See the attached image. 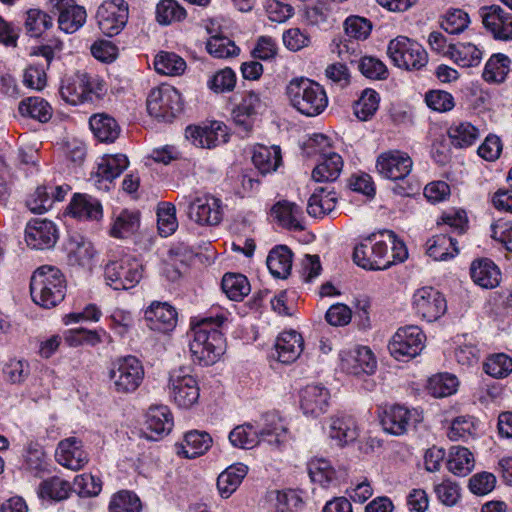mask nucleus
Here are the masks:
<instances>
[{"mask_svg":"<svg viewBox=\"0 0 512 512\" xmlns=\"http://www.w3.org/2000/svg\"><path fill=\"white\" fill-rule=\"evenodd\" d=\"M185 137L196 147L212 149L228 141L227 127L221 122L206 126H188Z\"/></svg>","mask_w":512,"mask_h":512,"instance_id":"a211bd4d","label":"nucleus"},{"mask_svg":"<svg viewBox=\"0 0 512 512\" xmlns=\"http://www.w3.org/2000/svg\"><path fill=\"white\" fill-rule=\"evenodd\" d=\"M183 109L182 98L177 89L165 85L154 88L147 98V111L156 118L171 121Z\"/></svg>","mask_w":512,"mask_h":512,"instance_id":"1a4fd4ad","label":"nucleus"},{"mask_svg":"<svg viewBox=\"0 0 512 512\" xmlns=\"http://www.w3.org/2000/svg\"><path fill=\"white\" fill-rule=\"evenodd\" d=\"M329 437L341 447L354 442L358 437L355 420L346 415L331 417Z\"/></svg>","mask_w":512,"mask_h":512,"instance_id":"cd10ccee","label":"nucleus"},{"mask_svg":"<svg viewBox=\"0 0 512 512\" xmlns=\"http://www.w3.org/2000/svg\"><path fill=\"white\" fill-rule=\"evenodd\" d=\"M387 54L395 66L406 70H419L428 62L425 49L405 36L391 40Z\"/></svg>","mask_w":512,"mask_h":512,"instance_id":"0eeeda50","label":"nucleus"},{"mask_svg":"<svg viewBox=\"0 0 512 512\" xmlns=\"http://www.w3.org/2000/svg\"><path fill=\"white\" fill-rule=\"evenodd\" d=\"M248 467L242 463L229 466L217 478V489L224 499L229 498L239 487L245 476Z\"/></svg>","mask_w":512,"mask_h":512,"instance_id":"c85d7f7f","label":"nucleus"},{"mask_svg":"<svg viewBox=\"0 0 512 512\" xmlns=\"http://www.w3.org/2000/svg\"><path fill=\"white\" fill-rule=\"evenodd\" d=\"M110 387L117 394L135 392L144 379V368L134 356L121 357L115 360L108 373Z\"/></svg>","mask_w":512,"mask_h":512,"instance_id":"39448f33","label":"nucleus"},{"mask_svg":"<svg viewBox=\"0 0 512 512\" xmlns=\"http://www.w3.org/2000/svg\"><path fill=\"white\" fill-rule=\"evenodd\" d=\"M421 412L417 409H408L402 405H393L384 410L380 423L385 432L401 436L405 434L411 426H415L422 421Z\"/></svg>","mask_w":512,"mask_h":512,"instance_id":"ddd939ff","label":"nucleus"},{"mask_svg":"<svg viewBox=\"0 0 512 512\" xmlns=\"http://www.w3.org/2000/svg\"><path fill=\"white\" fill-rule=\"evenodd\" d=\"M187 213L200 225H218L222 220L221 200L211 195L196 197L189 203Z\"/></svg>","mask_w":512,"mask_h":512,"instance_id":"f3484780","label":"nucleus"},{"mask_svg":"<svg viewBox=\"0 0 512 512\" xmlns=\"http://www.w3.org/2000/svg\"><path fill=\"white\" fill-rule=\"evenodd\" d=\"M266 421V426L259 432L251 424L235 427L229 434L231 444L242 449L254 448L261 440L267 441L270 445H280L281 437L286 433V428L274 414L267 415Z\"/></svg>","mask_w":512,"mask_h":512,"instance_id":"20e7f679","label":"nucleus"},{"mask_svg":"<svg viewBox=\"0 0 512 512\" xmlns=\"http://www.w3.org/2000/svg\"><path fill=\"white\" fill-rule=\"evenodd\" d=\"M270 273L275 278L286 279L292 269V252L284 245L272 249L266 260Z\"/></svg>","mask_w":512,"mask_h":512,"instance_id":"7c9ffc66","label":"nucleus"},{"mask_svg":"<svg viewBox=\"0 0 512 512\" xmlns=\"http://www.w3.org/2000/svg\"><path fill=\"white\" fill-rule=\"evenodd\" d=\"M95 137L101 142H114L120 133L116 120L107 114H95L89 121Z\"/></svg>","mask_w":512,"mask_h":512,"instance_id":"f704fd0d","label":"nucleus"},{"mask_svg":"<svg viewBox=\"0 0 512 512\" xmlns=\"http://www.w3.org/2000/svg\"><path fill=\"white\" fill-rule=\"evenodd\" d=\"M353 260L358 266L368 270H384L393 265L387 242L375 241V234L355 246Z\"/></svg>","mask_w":512,"mask_h":512,"instance_id":"6e6552de","label":"nucleus"},{"mask_svg":"<svg viewBox=\"0 0 512 512\" xmlns=\"http://www.w3.org/2000/svg\"><path fill=\"white\" fill-rule=\"evenodd\" d=\"M336 202L337 197L333 190L319 187L309 198L307 213L313 217H322L334 210Z\"/></svg>","mask_w":512,"mask_h":512,"instance_id":"72a5a7b5","label":"nucleus"},{"mask_svg":"<svg viewBox=\"0 0 512 512\" xmlns=\"http://www.w3.org/2000/svg\"><path fill=\"white\" fill-rule=\"evenodd\" d=\"M484 370L494 378H504L512 372V358L504 353L492 355L484 363Z\"/></svg>","mask_w":512,"mask_h":512,"instance_id":"bf43d9fd","label":"nucleus"},{"mask_svg":"<svg viewBox=\"0 0 512 512\" xmlns=\"http://www.w3.org/2000/svg\"><path fill=\"white\" fill-rule=\"evenodd\" d=\"M472 280L483 288H494L499 284L500 271L489 259L475 260L471 264Z\"/></svg>","mask_w":512,"mask_h":512,"instance_id":"c756f323","label":"nucleus"},{"mask_svg":"<svg viewBox=\"0 0 512 512\" xmlns=\"http://www.w3.org/2000/svg\"><path fill=\"white\" fill-rule=\"evenodd\" d=\"M142 505L138 496L130 491L115 494L110 501V512H141Z\"/></svg>","mask_w":512,"mask_h":512,"instance_id":"4d7b16f0","label":"nucleus"},{"mask_svg":"<svg viewBox=\"0 0 512 512\" xmlns=\"http://www.w3.org/2000/svg\"><path fill=\"white\" fill-rule=\"evenodd\" d=\"M102 489V482L99 477L91 474H82L74 478L72 490L80 496H96Z\"/></svg>","mask_w":512,"mask_h":512,"instance_id":"680f3d73","label":"nucleus"},{"mask_svg":"<svg viewBox=\"0 0 512 512\" xmlns=\"http://www.w3.org/2000/svg\"><path fill=\"white\" fill-rule=\"evenodd\" d=\"M278 360L284 364L294 362L303 351L302 336L296 331L282 332L276 339Z\"/></svg>","mask_w":512,"mask_h":512,"instance_id":"bb28decb","label":"nucleus"},{"mask_svg":"<svg viewBox=\"0 0 512 512\" xmlns=\"http://www.w3.org/2000/svg\"><path fill=\"white\" fill-rule=\"evenodd\" d=\"M58 10L59 28L65 33H74L86 21V10L84 7L76 5L73 0H61Z\"/></svg>","mask_w":512,"mask_h":512,"instance_id":"a878e982","label":"nucleus"},{"mask_svg":"<svg viewBox=\"0 0 512 512\" xmlns=\"http://www.w3.org/2000/svg\"><path fill=\"white\" fill-rule=\"evenodd\" d=\"M154 67L159 74L178 76L185 71L186 62L182 57L173 52L162 51L156 55Z\"/></svg>","mask_w":512,"mask_h":512,"instance_id":"49530a36","label":"nucleus"},{"mask_svg":"<svg viewBox=\"0 0 512 512\" xmlns=\"http://www.w3.org/2000/svg\"><path fill=\"white\" fill-rule=\"evenodd\" d=\"M447 466L454 475L466 476L474 468L473 454L465 447L452 446Z\"/></svg>","mask_w":512,"mask_h":512,"instance_id":"a19ab883","label":"nucleus"},{"mask_svg":"<svg viewBox=\"0 0 512 512\" xmlns=\"http://www.w3.org/2000/svg\"><path fill=\"white\" fill-rule=\"evenodd\" d=\"M147 326L154 331H171L177 323V312L167 302L154 301L144 313Z\"/></svg>","mask_w":512,"mask_h":512,"instance_id":"412c9836","label":"nucleus"},{"mask_svg":"<svg viewBox=\"0 0 512 512\" xmlns=\"http://www.w3.org/2000/svg\"><path fill=\"white\" fill-rule=\"evenodd\" d=\"M425 101L429 108L438 112H446L454 107L452 95L443 90L429 91L425 96Z\"/></svg>","mask_w":512,"mask_h":512,"instance_id":"338daca9","label":"nucleus"},{"mask_svg":"<svg viewBox=\"0 0 512 512\" xmlns=\"http://www.w3.org/2000/svg\"><path fill=\"white\" fill-rule=\"evenodd\" d=\"M448 136L454 147L462 149L476 142L479 130L469 122H460L449 127Z\"/></svg>","mask_w":512,"mask_h":512,"instance_id":"37998d69","label":"nucleus"},{"mask_svg":"<svg viewBox=\"0 0 512 512\" xmlns=\"http://www.w3.org/2000/svg\"><path fill=\"white\" fill-rule=\"evenodd\" d=\"M58 240L55 224L47 219H34L25 228V241L29 247L36 250L50 249Z\"/></svg>","mask_w":512,"mask_h":512,"instance_id":"6ab92c4d","label":"nucleus"},{"mask_svg":"<svg viewBox=\"0 0 512 512\" xmlns=\"http://www.w3.org/2000/svg\"><path fill=\"white\" fill-rule=\"evenodd\" d=\"M142 273L141 263L130 255L110 260L104 269L106 283L114 290H127L134 287L141 280Z\"/></svg>","mask_w":512,"mask_h":512,"instance_id":"423d86ee","label":"nucleus"},{"mask_svg":"<svg viewBox=\"0 0 512 512\" xmlns=\"http://www.w3.org/2000/svg\"><path fill=\"white\" fill-rule=\"evenodd\" d=\"M479 14L484 27L495 39L512 40V14L498 5L483 6Z\"/></svg>","mask_w":512,"mask_h":512,"instance_id":"dca6fc26","label":"nucleus"},{"mask_svg":"<svg viewBox=\"0 0 512 512\" xmlns=\"http://www.w3.org/2000/svg\"><path fill=\"white\" fill-rule=\"evenodd\" d=\"M70 213L79 219L98 220L102 217L100 202L85 194H76L69 205Z\"/></svg>","mask_w":512,"mask_h":512,"instance_id":"473e14b6","label":"nucleus"},{"mask_svg":"<svg viewBox=\"0 0 512 512\" xmlns=\"http://www.w3.org/2000/svg\"><path fill=\"white\" fill-rule=\"evenodd\" d=\"M343 168L342 157L337 153L324 155L320 162L312 171V177L317 182L335 181Z\"/></svg>","mask_w":512,"mask_h":512,"instance_id":"ea45409f","label":"nucleus"},{"mask_svg":"<svg viewBox=\"0 0 512 512\" xmlns=\"http://www.w3.org/2000/svg\"><path fill=\"white\" fill-rule=\"evenodd\" d=\"M208 84L216 93L230 92L236 85V74L230 68L222 69L214 74Z\"/></svg>","mask_w":512,"mask_h":512,"instance_id":"0e129e2a","label":"nucleus"},{"mask_svg":"<svg viewBox=\"0 0 512 512\" xmlns=\"http://www.w3.org/2000/svg\"><path fill=\"white\" fill-rule=\"evenodd\" d=\"M273 213L283 227L295 231L305 229L302 224L303 212L297 204L289 201L278 202L273 206Z\"/></svg>","mask_w":512,"mask_h":512,"instance_id":"2f4dec72","label":"nucleus"},{"mask_svg":"<svg viewBox=\"0 0 512 512\" xmlns=\"http://www.w3.org/2000/svg\"><path fill=\"white\" fill-rule=\"evenodd\" d=\"M344 29L350 38L364 40L370 35L372 24L364 17L350 16L344 22Z\"/></svg>","mask_w":512,"mask_h":512,"instance_id":"e2e57ef3","label":"nucleus"},{"mask_svg":"<svg viewBox=\"0 0 512 512\" xmlns=\"http://www.w3.org/2000/svg\"><path fill=\"white\" fill-rule=\"evenodd\" d=\"M379 94L372 89H365L353 106L355 116L361 121L369 120L378 110Z\"/></svg>","mask_w":512,"mask_h":512,"instance_id":"8fccbe9b","label":"nucleus"},{"mask_svg":"<svg viewBox=\"0 0 512 512\" xmlns=\"http://www.w3.org/2000/svg\"><path fill=\"white\" fill-rule=\"evenodd\" d=\"M425 338L418 326L401 327L389 342L388 349L396 360L408 361L423 350Z\"/></svg>","mask_w":512,"mask_h":512,"instance_id":"9d476101","label":"nucleus"},{"mask_svg":"<svg viewBox=\"0 0 512 512\" xmlns=\"http://www.w3.org/2000/svg\"><path fill=\"white\" fill-rule=\"evenodd\" d=\"M413 306L418 315L428 322L438 320L447 310L443 294L433 287H422L413 295Z\"/></svg>","mask_w":512,"mask_h":512,"instance_id":"4468645a","label":"nucleus"},{"mask_svg":"<svg viewBox=\"0 0 512 512\" xmlns=\"http://www.w3.org/2000/svg\"><path fill=\"white\" fill-rule=\"evenodd\" d=\"M457 241L446 234L433 236L427 241V254L434 260H446L457 255Z\"/></svg>","mask_w":512,"mask_h":512,"instance_id":"4c0bfd02","label":"nucleus"},{"mask_svg":"<svg viewBox=\"0 0 512 512\" xmlns=\"http://www.w3.org/2000/svg\"><path fill=\"white\" fill-rule=\"evenodd\" d=\"M450 58L461 67L478 66L482 60V51L473 43L458 42L451 44Z\"/></svg>","mask_w":512,"mask_h":512,"instance_id":"58836bf2","label":"nucleus"},{"mask_svg":"<svg viewBox=\"0 0 512 512\" xmlns=\"http://www.w3.org/2000/svg\"><path fill=\"white\" fill-rule=\"evenodd\" d=\"M52 18L47 13L30 9L27 12L25 28L31 37H39L43 32L52 27Z\"/></svg>","mask_w":512,"mask_h":512,"instance_id":"5fc2aeb1","label":"nucleus"},{"mask_svg":"<svg viewBox=\"0 0 512 512\" xmlns=\"http://www.w3.org/2000/svg\"><path fill=\"white\" fill-rule=\"evenodd\" d=\"M469 15L462 9H451L442 18L441 28L449 34H459L469 26Z\"/></svg>","mask_w":512,"mask_h":512,"instance_id":"6e6d98bb","label":"nucleus"},{"mask_svg":"<svg viewBox=\"0 0 512 512\" xmlns=\"http://www.w3.org/2000/svg\"><path fill=\"white\" fill-rule=\"evenodd\" d=\"M168 393L178 407L185 409L196 404L200 395L196 379L183 369L173 370L170 373Z\"/></svg>","mask_w":512,"mask_h":512,"instance_id":"f8f14e48","label":"nucleus"},{"mask_svg":"<svg viewBox=\"0 0 512 512\" xmlns=\"http://www.w3.org/2000/svg\"><path fill=\"white\" fill-rule=\"evenodd\" d=\"M59 93L66 103L78 105L92 101L94 88L86 73H77L62 81Z\"/></svg>","mask_w":512,"mask_h":512,"instance_id":"aec40b11","label":"nucleus"},{"mask_svg":"<svg viewBox=\"0 0 512 512\" xmlns=\"http://www.w3.org/2000/svg\"><path fill=\"white\" fill-rule=\"evenodd\" d=\"M56 458L59 464L71 470L81 469L88 461L81 442L74 437L64 439L58 444Z\"/></svg>","mask_w":512,"mask_h":512,"instance_id":"b1692460","label":"nucleus"},{"mask_svg":"<svg viewBox=\"0 0 512 512\" xmlns=\"http://www.w3.org/2000/svg\"><path fill=\"white\" fill-rule=\"evenodd\" d=\"M252 161L263 175L276 171L282 163L281 149L279 146H260L254 151Z\"/></svg>","mask_w":512,"mask_h":512,"instance_id":"e433bc0d","label":"nucleus"},{"mask_svg":"<svg viewBox=\"0 0 512 512\" xmlns=\"http://www.w3.org/2000/svg\"><path fill=\"white\" fill-rule=\"evenodd\" d=\"M496 485V477L490 472H480L469 479V489L475 495H486Z\"/></svg>","mask_w":512,"mask_h":512,"instance_id":"69168bd1","label":"nucleus"},{"mask_svg":"<svg viewBox=\"0 0 512 512\" xmlns=\"http://www.w3.org/2000/svg\"><path fill=\"white\" fill-rule=\"evenodd\" d=\"M329 399L328 389L320 384L307 385L300 393V405L304 414L313 417L326 412Z\"/></svg>","mask_w":512,"mask_h":512,"instance_id":"4be33fe9","label":"nucleus"},{"mask_svg":"<svg viewBox=\"0 0 512 512\" xmlns=\"http://www.w3.org/2000/svg\"><path fill=\"white\" fill-rule=\"evenodd\" d=\"M224 320L222 315L206 317L193 326V338L189 346L194 361L200 365H212L224 354L226 341L218 330Z\"/></svg>","mask_w":512,"mask_h":512,"instance_id":"f257e3e1","label":"nucleus"},{"mask_svg":"<svg viewBox=\"0 0 512 512\" xmlns=\"http://www.w3.org/2000/svg\"><path fill=\"white\" fill-rule=\"evenodd\" d=\"M286 94L290 104L309 117L321 114L328 105L324 88L305 77L293 78L286 87Z\"/></svg>","mask_w":512,"mask_h":512,"instance_id":"7ed1b4c3","label":"nucleus"},{"mask_svg":"<svg viewBox=\"0 0 512 512\" xmlns=\"http://www.w3.org/2000/svg\"><path fill=\"white\" fill-rule=\"evenodd\" d=\"M67 260L71 266L90 267L96 254L93 244L79 234L70 236Z\"/></svg>","mask_w":512,"mask_h":512,"instance_id":"393cba45","label":"nucleus"},{"mask_svg":"<svg viewBox=\"0 0 512 512\" xmlns=\"http://www.w3.org/2000/svg\"><path fill=\"white\" fill-rule=\"evenodd\" d=\"M212 438L206 432L190 431L184 436V441L181 444V450L178 454L183 455L185 458H195L204 454L211 446Z\"/></svg>","mask_w":512,"mask_h":512,"instance_id":"c9c22d12","label":"nucleus"},{"mask_svg":"<svg viewBox=\"0 0 512 512\" xmlns=\"http://www.w3.org/2000/svg\"><path fill=\"white\" fill-rule=\"evenodd\" d=\"M221 286L223 292L233 301H241L251 290L247 277L239 273H226Z\"/></svg>","mask_w":512,"mask_h":512,"instance_id":"79ce46f5","label":"nucleus"},{"mask_svg":"<svg viewBox=\"0 0 512 512\" xmlns=\"http://www.w3.org/2000/svg\"><path fill=\"white\" fill-rule=\"evenodd\" d=\"M311 480L322 486L328 485L335 477V471L325 459H313L308 463Z\"/></svg>","mask_w":512,"mask_h":512,"instance_id":"052dcab7","label":"nucleus"},{"mask_svg":"<svg viewBox=\"0 0 512 512\" xmlns=\"http://www.w3.org/2000/svg\"><path fill=\"white\" fill-rule=\"evenodd\" d=\"M186 15V10L176 0H162L156 7V18L162 25L182 21Z\"/></svg>","mask_w":512,"mask_h":512,"instance_id":"603ef678","label":"nucleus"},{"mask_svg":"<svg viewBox=\"0 0 512 512\" xmlns=\"http://www.w3.org/2000/svg\"><path fill=\"white\" fill-rule=\"evenodd\" d=\"M458 379L448 373L438 374L429 380L428 389L432 396L437 398L447 397L456 392Z\"/></svg>","mask_w":512,"mask_h":512,"instance_id":"864d4df0","label":"nucleus"},{"mask_svg":"<svg viewBox=\"0 0 512 512\" xmlns=\"http://www.w3.org/2000/svg\"><path fill=\"white\" fill-rule=\"evenodd\" d=\"M206 49L216 58L232 57L240 51L232 40L224 36H212L206 44Z\"/></svg>","mask_w":512,"mask_h":512,"instance_id":"13d9d810","label":"nucleus"},{"mask_svg":"<svg viewBox=\"0 0 512 512\" xmlns=\"http://www.w3.org/2000/svg\"><path fill=\"white\" fill-rule=\"evenodd\" d=\"M33 301L44 308H53L63 301L66 294V279L55 266L43 265L37 268L30 280Z\"/></svg>","mask_w":512,"mask_h":512,"instance_id":"f03ea898","label":"nucleus"},{"mask_svg":"<svg viewBox=\"0 0 512 512\" xmlns=\"http://www.w3.org/2000/svg\"><path fill=\"white\" fill-rule=\"evenodd\" d=\"M71 490L72 486L68 481L55 476L41 483L39 494L42 498L62 501L69 497Z\"/></svg>","mask_w":512,"mask_h":512,"instance_id":"09e8293b","label":"nucleus"},{"mask_svg":"<svg viewBox=\"0 0 512 512\" xmlns=\"http://www.w3.org/2000/svg\"><path fill=\"white\" fill-rule=\"evenodd\" d=\"M413 166L410 156L403 151L390 150L377 157L376 169L385 179L397 181L409 175Z\"/></svg>","mask_w":512,"mask_h":512,"instance_id":"2eb2a0df","label":"nucleus"},{"mask_svg":"<svg viewBox=\"0 0 512 512\" xmlns=\"http://www.w3.org/2000/svg\"><path fill=\"white\" fill-rule=\"evenodd\" d=\"M139 227V213L136 211L123 210L116 218L111 235L116 238H126L134 233Z\"/></svg>","mask_w":512,"mask_h":512,"instance_id":"3c124183","label":"nucleus"},{"mask_svg":"<svg viewBox=\"0 0 512 512\" xmlns=\"http://www.w3.org/2000/svg\"><path fill=\"white\" fill-rule=\"evenodd\" d=\"M129 6L125 0H108L98 7L97 24L101 32L109 37L118 35L126 26Z\"/></svg>","mask_w":512,"mask_h":512,"instance_id":"9b49d317","label":"nucleus"},{"mask_svg":"<svg viewBox=\"0 0 512 512\" xmlns=\"http://www.w3.org/2000/svg\"><path fill=\"white\" fill-rule=\"evenodd\" d=\"M129 165L126 155H105L97 167V176L103 180L113 181Z\"/></svg>","mask_w":512,"mask_h":512,"instance_id":"c03bdc74","label":"nucleus"},{"mask_svg":"<svg viewBox=\"0 0 512 512\" xmlns=\"http://www.w3.org/2000/svg\"><path fill=\"white\" fill-rule=\"evenodd\" d=\"M19 112L39 122L45 123L52 116V109L47 101L39 97H29L19 104Z\"/></svg>","mask_w":512,"mask_h":512,"instance_id":"de8ad7c7","label":"nucleus"},{"mask_svg":"<svg viewBox=\"0 0 512 512\" xmlns=\"http://www.w3.org/2000/svg\"><path fill=\"white\" fill-rule=\"evenodd\" d=\"M173 417L167 406L150 407L146 414L145 436L157 440L172 430Z\"/></svg>","mask_w":512,"mask_h":512,"instance_id":"5701e85b","label":"nucleus"},{"mask_svg":"<svg viewBox=\"0 0 512 512\" xmlns=\"http://www.w3.org/2000/svg\"><path fill=\"white\" fill-rule=\"evenodd\" d=\"M511 60L502 53L493 54L487 61L483 78L487 82L501 83L510 71Z\"/></svg>","mask_w":512,"mask_h":512,"instance_id":"a18cd8bd","label":"nucleus"},{"mask_svg":"<svg viewBox=\"0 0 512 512\" xmlns=\"http://www.w3.org/2000/svg\"><path fill=\"white\" fill-rule=\"evenodd\" d=\"M27 207L33 213L42 214L53 204L46 186H39L26 202Z\"/></svg>","mask_w":512,"mask_h":512,"instance_id":"774afa93","label":"nucleus"}]
</instances>
